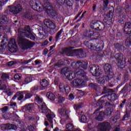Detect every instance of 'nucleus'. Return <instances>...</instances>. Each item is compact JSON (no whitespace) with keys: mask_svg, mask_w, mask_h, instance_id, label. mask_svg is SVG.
I'll return each instance as SVG.
<instances>
[{"mask_svg":"<svg viewBox=\"0 0 131 131\" xmlns=\"http://www.w3.org/2000/svg\"><path fill=\"white\" fill-rule=\"evenodd\" d=\"M56 4H58L59 6H63L64 4L68 7H71L72 3L70 0H56Z\"/></svg>","mask_w":131,"mask_h":131,"instance_id":"nucleus-21","label":"nucleus"},{"mask_svg":"<svg viewBox=\"0 0 131 131\" xmlns=\"http://www.w3.org/2000/svg\"><path fill=\"white\" fill-rule=\"evenodd\" d=\"M62 32H63V29H61L57 32V34L55 37L56 41H58V40H59V38L61 37V34H62Z\"/></svg>","mask_w":131,"mask_h":131,"instance_id":"nucleus-37","label":"nucleus"},{"mask_svg":"<svg viewBox=\"0 0 131 131\" xmlns=\"http://www.w3.org/2000/svg\"><path fill=\"white\" fill-rule=\"evenodd\" d=\"M43 10L47 12V14H50L52 11V6L49 2H46L42 6Z\"/></svg>","mask_w":131,"mask_h":131,"instance_id":"nucleus-20","label":"nucleus"},{"mask_svg":"<svg viewBox=\"0 0 131 131\" xmlns=\"http://www.w3.org/2000/svg\"><path fill=\"white\" fill-rule=\"evenodd\" d=\"M91 27L95 30L103 31L105 29V25L100 20H93L91 23Z\"/></svg>","mask_w":131,"mask_h":131,"instance_id":"nucleus-7","label":"nucleus"},{"mask_svg":"<svg viewBox=\"0 0 131 131\" xmlns=\"http://www.w3.org/2000/svg\"><path fill=\"white\" fill-rule=\"evenodd\" d=\"M32 108H33V104H29L25 106V110L26 111H30L32 110Z\"/></svg>","mask_w":131,"mask_h":131,"instance_id":"nucleus-38","label":"nucleus"},{"mask_svg":"<svg viewBox=\"0 0 131 131\" xmlns=\"http://www.w3.org/2000/svg\"><path fill=\"white\" fill-rule=\"evenodd\" d=\"M44 24L46 26L43 28L45 33H48V32L51 33V30H53L56 28V24H55V23L50 19H45L44 20Z\"/></svg>","mask_w":131,"mask_h":131,"instance_id":"nucleus-6","label":"nucleus"},{"mask_svg":"<svg viewBox=\"0 0 131 131\" xmlns=\"http://www.w3.org/2000/svg\"><path fill=\"white\" fill-rule=\"evenodd\" d=\"M32 81V78L31 77H27L25 79V84H27L28 83H29V82H31Z\"/></svg>","mask_w":131,"mask_h":131,"instance_id":"nucleus-40","label":"nucleus"},{"mask_svg":"<svg viewBox=\"0 0 131 131\" xmlns=\"http://www.w3.org/2000/svg\"><path fill=\"white\" fill-rule=\"evenodd\" d=\"M98 131H110L111 129V124L108 122H103L98 125Z\"/></svg>","mask_w":131,"mask_h":131,"instance_id":"nucleus-14","label":"nucleus"},{"mask_svg":"<svg viewBox=\"0 0 131 131\" xmlns=\"http://www.w3.org/2000/svg\"><path fill=\"white\" fill-rule=\"evenodd\" d=\"M115 48H116L117 50H120V48H121V46H120V45H119V43H117L115 45Z\"/></svg>","mask_w":131,"mask_h":131,"instance_id":"nucleus-63","label":"nucleus"},{"mask_svg":"<svg viewBox=\"0 0 131 131\" xmlns=\"http://www.w3.org/2000/svg\"><path fill=\"white\" fill-rule=\"evenodd\" d=\"M58 114L61 120L66 121L69 119V110L61 108L58 110Z\"/></svg>","mask_w":131,"mask_h":131,"instance_id":"nucleus-8","label":"nucleus"},{"mask_svg":"<svg viewBox=\"0 0 131 131\" xmlns=\"http://www.w3.org/2000/svg\"><path fill=\"white\" fill-rule=\"evenodd\" d=\"M104 69L107 80H111V79L113 78V73L112 72L111 65L109 63L104 64Z\"/></svg>","mask_w":131,"mask_h":131,"instance_id":"nucleus-9","label":"nucleus"},{"mask_svg":"<svg viewBox=\"0 0 131 131\" xmlns=\"http://www.w3.org/2000/svg\"><path fill=\"white\" fill-rule=\"evenodd\" d=\"M18 127H17V125L12 124H4L2 126V129L3 130H10V129L15 130Z\"/></svg>","mask_w":131,"mask_h":131,"instance_id":"nucleus-16","label":"nucleus"},{"mask_svg":"<svg viewBox=\"0 0 131 131\" xmlns=\"http://www.w3.org/2000/svg\"><path fill=\"white\" fill-rule=\"evenodd\" d=\"M115 58L117 62V66L119 68H124L125 66V61L123 59V55L122 54H116Z\"/></svg>","mask_w":131,"mask_h":131,"instance_id":"nucleus-10","label":"nucleus"},{"mask_svg":"<svg viewBox=\"0 0 131 131\" xmlns=\"http://www.w3.org/2000/svg\"><path fill=\"white\" fill-rule=\"evenodd\" d=\"M55 114H48L46 115V117L47 118L48 121L50 122V123H53V118H55Z\"/></svg>","mask_w":131,"mask_h":131,"instance_id":"nucleus-32","label":"nucleus"},{"mask_svg":"<svg viewBox=\"0 0 131 131\" xmlns=\"http://www.w3.org/2000/svg\"><path fill=\"white\" fill-rule=\"evenodd\" d=\"M9 75L5 74V73L2 74V75L1 76V78H2V79H3V80L8 79V78H9Z\"/></svg>","mask_w":131,"mask_h":131,"instance_id":"nucleus-45","label":"nucleus"},{"mask_svg":"<svg viewBox=\"0 0 131 131\" xmlns=\"http://www.w3.org/2000/svg\"><path fill=\"white\" fill-rule=\"evenodd\" d=\"M130 86V85L126 84L122 90L120 91L121 94H126L128 92V88Z\"/></svg>","mask_w":131,"mask_h":131,"instance_id":"nucleus-30","label":"nucleus"},{"mask_svg":"<svg viewBox=\"0 0 131 131\" xmlns=\"http://www.w3.org/2000/svg\"><path fill=\"white\" fill-rule=\"evenodd\" d=\"M89 79H88L87 80L84 79V78L83 79H75L73 81H72L71 84L74 86H82V85H83V84H84V82L83 81V80L86 81L88 80Z\"/></svg>","mask_w":131,"mask_h":131,"instance_id":"nucleus-17","label":"nucleus"},{"mask_svg":"<svg viewBox=\"0 0 131 131\" xmlns=\"http://www.w3.org/2000/svg\"><path fill=\"white\" fill-rule=\"evenodd\" d=\"M0 39L2 40L1 42L0 46L1 48H4V46H5V40H8V39L7 38V37L5 35H0Z\"/></svg>","mask_w":131,"mask_h":131,"instance_id":"nucleus-27","label":"nucleus"},{"mask_svg":"<svg viewBox=\"0 0 131 131\" xmlns=\"http://www.w3.org/2000/svg\"><path fill=\"white\" fill-rule=\"evenodd\" d=\"M114 80H116L117 81H120L121 80V74L118 73L116 74Z\"/></svg>","mask_w":131,"mask_h":131,"instance_id":"nucleus-39","label":"nucleus"},{"mask_svg":"<svg viewBox=\"0 0 131 131\" xmlns=\"http://www.w3.org/2000/svg\"><path fill=\"white\" fill-rule=\"evenodd\" d=\"M124 33L125 34H130L131 33V24L130 22L125 23L124 26Z\"/></svg>","mask_w":131,"mask_h":131,"instance_id":"nucleus-19","label":"nucleus"},{"mask_svg":"<svg viewBox=\"0 0 131 131\" xmlns=\"http://www.w3.org/2000/svg\"><path fill=\"white\" fill-rule=\"evenodd\" d=\"M47 97L48 98V99H50L51 101H54V100L56 99V96H55V94H54L52 92H48L47 93Z\"/></svg>","mask_w":131,"mask_h":131,"instance_id":"nucleus-33","label":"nucleus"},{"mask_svg":"<svg viewBox=\"0 0 131 131\" xmlns=\"http://www.w3.org/2000/svg\"><path fill=\"white\" fill-rule=\"evenodd\" d=\"M110 0H103V6L104 8H106L107 6H108V4H109Z\"/></svg>","mask_w":131,"mask_h":131,"instance_id":"nucleus-58","label":"nucleus"},{"mask_svg":"<svg viewBox=\"0 0 131 131\" xmlns=\"http://www.w3.org/2000/svg\"><path fill=\"white\" fill-rule=\"evenodd\" d=\"M31 97H32V93H27V94H26V95L25 96V99L26 100L27 99H30V98H31Z\"/></svg>","mask_w":131,"mask_h":131,"instance_id":"nucleus-49","label":"nucleus"},{"mask_svg":"<svg viewBox=\"0 0 131 131\" xmlns=\"http://www.w3.org/2000/svg\"><path fill=\"white\" fill-rule=\"evenodd\" d=\"M113 15V11L111 10L104 15L103 20L107 25H111L112 24Z\"/></svg>","mask_w":131,"mask_h":131,"instance_id":"nucleus-15","label":"nucleus"},{"mask_svg":"<svg viewBox=\"0 0 131 131\" xmlns=\"http://www.w3.org/2000/svg\"><path fill=\"white\" fill-rule=\"evenodd\" d=\"M72 67L73 68H83V69H88V62L78 60L76 63L73 62L71 64Z\"/></svg>","mask_w":131,"mask_h":131,"instance_id":"nucleus-12","label":"nucleus"},{"mask_svg":"<svg viewBox=\"0 0 131 131\" xmlns=\"http://www.w3.org/2000/svg\"><path fill=\"white\" fill-rule=\"evenodd\" d=\"M81 121L82 122L85 123V122H86V121H88V119L86 118V117L84 115L81 116Z\"/></svg>","mask_w":131,"mask_h":131,"instance_id":"nucleus-47","label":"nucleus"},{"mask_svg":"<svg viewBox=\"0 0 131 131\" xmlns=\"http://www.w3.org/2000/svg\"><path fill=\"white\" fill-rule=\"evenodd\" d=\"M82 106L81 105V104H78L77 105H75V106L74 107V109H76V110H79L80 108H81Z\"/></svg>","mask_w":131,"mask_h":131,"instance_id":"nucleus-54","label":"nucleus"},{"mask_svg":"<svg viewBox=\"0 0 131 131\" xmlns=\"http://www.w3.org/2000/svg\"><path fill=\"white\" fill-rule=\"evenodd\" d=\"M63 91H64L66 93H70V91H71V90L70 89V86H69V85H67L66 86H64Z\"/></svg>","mask_w":131,"mask_h":131,"instance_id":"nucleus-51","label":"nucleus"},{"mask_svg":"<svg viewBox=\"0 0 131 131\" xmlns=\"http://www.w3.org/2000/svg\"><path fill=\"white\" fill-rule=\"evenodd\" d=\"M61 72L64 74L66 77L69 80H72V79L75 78L76 75H79L81 79H83L84 78L85 80H88V77L85 75V72L81 69H77L76 72L74 73L72 71H69L68 68L66 67L61 70Z\"/></svg>","mask_w":131,"mask_h":131,"instance_id":"nucleus-2","label":"nucleus"},{"mask_svg":"<svg viewBox=\"0 0 131 131\" xmlns=\"http://www.w3.org/2000/svg\"><path fill=\"white\" fill-rule=\"evenodd\" d=\"M119 23H121V24H123L125 21V13H122L120 14L119 17Z\"/></svg>","mask_w":131,"mask_h":131,"instance_id":"nucleus-26","label":"nucleus"},{"mask_svg":"<svg viewBox=\"0 0 131 131\" xmlns=\"http://www.w3.org/2000/svg\"><path fill=\"white\" fill-rule=\"evenodd\" d=\"M96 105L98 107L97 108L96 111L94 113V114H96L95 119L98 121H102L104 120V115H105V114L103 112H98V111H99V110H101L103 108L102 102L101 101H98L96 103Z\"/></svg>","mask_w":131,"mask_h":131,"instance_id":"nucleus-5","label":"nucleus"},{"mask_svg":"<svg viewBox=\"0 0 131 131\" xmlns=\"http://www.w3.org/2000/svg\"><path fill=\"white\" fill-rule=\"evenodd\" d=\"M59 83V78L58 77H56L54 79V84L57 85Z\"/></svg>","mask_w":131,"mask_h":131,"instance_id":"nucleus-60","label":"nucleus"},{"mask_svg":"<svg viewBox=\"0 0 131 131\" xmlns=\"http://www.w3.org/2000/svg\"><path fill=\"white\" fill-rule=\"evenodd\" d=\"M9 50L11 53H16L18 50V46H17V43H16V41L15 39L12 38L10 40L9 44Z\"/></svg>","mask_w":131,"mask_h":131,"instance_id":"nucleus-11","label":"nucleus"},{"mask_svg":"<svg viewBox=\"0 0 131 131\" xmlns=\"http://www.w3.org/2000/svg\"><path fill=\"white\" fill-rule=\"evenodd\" d=\"M73 49H74V47H70L63 49V52L64 54H66L67 56H72L75 53V50H73Z\"/></svg>","mask_w":131,"mask_h":131,"instance_id":"nucleus-18","label":"nucleus"},{"mask_svg":"<svg viewBox=\"0 0 131 131\" xmlns=\"http://www.w3.org/2000/svg\"><path fill=\"white\" fill-rule=\"evenodd\" d=\"M129 101L130 102L128 103V108L129 111H131V97L130 98Z\"/></svg>","mask_w":131,"mask_h":131,"instance_id":"nucleus-64","label":"nucleus"},{"mask_svg":"<svg viewBox=\"0 0 131 131\" xmlns=\"http://www.w3.org/2000/svg\"><path fill=\"white\" fill-rule=\"evenodd\" d=\"M18 33L22 36H26V37L30 38L32 39V40H35V37L33 35L32 33H31V31H30V27L29 26H26L24 27V29L19 30Z\"/></svg>","mask_w":131,"mask_h":131,"instance_id":"nucleus-4","label":"nucleus"},{"mask_svg":"<svg viewBox=\"0 0 131 131\" xmlns=\"http://www.w3.org/2000/svg\"><path fill=\"white\" fill-rule=\"evenodd\" d=\"M35 7H36V10H37L38 11H39V12H41V11H42V9L40 8V6H39V5H38L37 3L35 4Z\"/></svg>","mask_w":131,"mask_h":131,"instance_id":"nucleus-53","label":"nucleus"},{"mask_svg":"<svg viewBox=\"0 0 131 131\" xmlns=\"http://www.w3.org/2000/svg\"><path fill=\"white\" fill-rule=\"evenodd\" d=\"M14 79H16L17 80H19V79H21V74H16L14 76Z\"/></svg>","mask_w":131,"mask_h":131,"instance_id":"nucleus-50","label":"nucleus"},{"mask_svg":"<svg viewBox=\"0 0 131 131\" xmlns=\"http://www.w3.org/2000/svg\"><path fill=\"white\" fill-rule=\"evenodd\" d=\"M112 113V110L110 108H107L105 110L104 114L105 115L110 116Z\"/></svg>","mask_w":131,"mask_h":131,"instance_id":"nucleus-42","label":"nucleus"},{"mask_svg":"<svg viewBox=\"0 0 131 131\" xmlns=\"http://www.w3.org/2000/svg\"><path fill=\"white\" fill-rule=\"evenodd\" d=\"M66 130L67 131L74 130V125L72 123H69L66 125Z\"/></svg>","mask_w":131,"mask_h":131,"instance_id":"nucleus-28","label":"nucleus"},{"mask_svg":"<svg viewBox=\"0 0 131 131\" xmlns=\"http://www.w3.org/2000/svg\"><path fill=\"white\" fill-rule=\"evenodd\" d=\"M89 86L92 89H94V90H97L98 89V85L94 84L93 83H91L89 84Z\"/></svg>","mask_w":131,"mask_h":131,"instance_id":"nucleus-46","label":"nucleus"},{"mask_svg":"<svg viewBox=\"0 0 131 131\" xmlns=\"http://www.w3.org/2000/svg\"><path fill=\"white\" fill-rule=\"evenodd\" d=\"M130 118V113L128 112H125V114L124 115L123 118L121 119L122 121L124 120H128Z\"/></svg>","mask_w":131,"mask_h":131,"instance_id":"nucleus-34","label":"nucleus"},{"mask_svg":"<svg viewBox=\"0 0 131 131\" xmlns=\"http://www.w3.org/2000/svg\"><path fill=\"white\" fill-rule=\"evenodd\" d=\"M66 62H67V60L65 59H60L57 62L55 66H57V67H61V66H63V65H65V63H66Z\"/></svg>","mask_w":131,"mask_h":131,"instance_id":"nucleus-29","label":"nucleus"},{"mask_svg":"<svg viewBox=\"0 0 131 131\" xmlns=\"http://www.w3.org/2000/svg\"><path fill=\"white\" fill-rule=\"evenodd\" d=\"M65 88V86H64V84L62 83H60L59 84V90L63 92L64 91V89Z\"/></svg>","mask_w":131,"mask_h":131,"instance_id":"nucleus-57","label":"nucleus"},{"mask_svg":"<svg viewBox=\"0 0 131 131\" xmlns=\"http://www.w3.org/2000/svg\"><path fill=\"white\" fill-rule=\"evenodd\" d=\"M40 83L42 88H47V86L49 85V81L46 79L41 80L40 81Z\"/></svg>","mask_w":131,"mask_h":131,"instance_id":"nucleus-31","label":"nucleus"},{"mask_svg":"<svg viewBox=\"0 0 131 131\" xmlns=\"http://www.w3.org/2000/svg\"><path fill=\"white\" fill-rule=\"evenodd\" d=\"M39 108L42 111L43 113H47L48 112V107L46 105V103L42 102L39 105Z\"/></svg>","mask_w":131,"mask_h":131,"instance_id":"nucleus-23","label":"nucleus"},{"mask_svg":"<svg viewBox=\"0 0 131 131\" xmlns=\"http://www.w3.org/2000/svg\"><path fill=\"white\" fill-rule=\"evenodd\" d=\"M125 45L126 47H129V46H131V35H129L127 37V39L125 41Z\"/></svg>","mask_w":131,"mask_h":131,"instance_id":"nucleus-35","label":"nucleus"},{"mask_svg":"<svg viewBox=\"0 0 131 131\" xmlns=\"http://www.w3.org/2000/svg\"><path fill=\"white\" fill-rule=\"evenodd\" d=\"M23 17L26 18V19H32V16L29 13H25L23 15Z\"/></svg>","mask_w":131,"mask_h":131,"instance_id":"nucleus-41","label":"nucleus"},{"mask_svg":"<svg viewBox=\"0 0 131 131\" xmlns=\"http://www.w3.org/2000/svg\"><path fill=\"white\" fill-rule=\"evenodd\" d=\"M35 100L39 104H42V98H41L40 96H36L35 98Z\"/></svg>","mask_w":131,"mask_h":131,"instance_id":"nucleus-44","label":"nucleus"},{"mask_svg":"<svg viewBox=\"0 0 131 131\" xmlns=\"http://www.w3.org/2000/svg\"><path fill=\"white\" fill-rule=\"evenodd\" d=\"M108 93H109V89H108V87H104L103 92L102 93V95H105V94H108Z\"/></svg>","mask_w":131,"mask_h":131,"instance_id":"nucleus-48","label":"nucleus"},{"mask_svg":"<svg viewBox=\"0 0 131 131\" xmlns=\"http://www.w3.org/2000/svg\"><path fill=\"white\" fill-rule=\"evenodd\" d=\"M97 9L98 8H97V4H94L93 6V12H96V11H97Z\"/></svg>","mask_w":131,"mask_h":131,"instance_id":"nucleus-61","label":"nucleus"},{"mask_svg":"<svg viewBox=\"0 0 131 131\" xmlns=\"http://www.w3.org/2000/svg\"><path fill=\"white\" fill-rule=\"evenodd\" d=\"M1 110L3 113H5V112H7V111H8V106H5L3 108H1Z\"/></svg>","mask_w":131,"mask_h":131,"instance_id":"nucleus-59","label":"nucleus"},{"mask_svg":"<svg viewBox=\"0 0 131 131\" xmlns=\"http://www.w3.org/2000/svg\"><path fill=\"white\" fill-rule=\"evenodd\" d=\"M17 96H19V97L17 98V100L18 101H21V100H23L24 99V95H23V92H18L17 93Z\"/></svg>","mask_w":131,"mask_h":131,"instance_id":"nucleus-36","label":"nucleus"},{"mask_svg":"<svg viewBox=\"0 0 131 131\" xmlns=\"http://www.w3.org/2000/svg\"><path fill=\"white\" fill-rule=\"evenodd\" d=\"M22 8L20 4L14 6H8L7 10L5 11L4 14L0 15V24H6L8 23L9 18L6 15H16L21 12Z\"/></svg>","mask_w":131,"mask_h":131,"instance_id":"nucleus-1","label":"nucleus"},{"mask_svg":"<svg viewBox=\"0 0 131 131\" xmlns=\"http://www.w3.org/2000/svg\"><path fill=\"white\" fill-rule=\"evenodd\" d=\"M90 71L92 72L93 75L94 76H99L101 75V72L100 71V67L96 64H91L90 66Z\"/></svg>","mask_w":131,"mask_h":131,"instance_id":"nucleus-13","label":"nucleus"},{"mask_svg":"<svg viewBox=\"0 0 131 131\" xmlns=\"http://www.w3.org/2000/svg\"><path fill=\"white\" fill-rule=\"evenodd\" d=\"M126 102V99H124L123 101H122V103L120 104V108H122V107L124 106L125 104V103Z\"/></svg>","mask_w":131,"mask_h":131,"instance_id":"nucleus-56","label":"nucleus"},{"mask_svg":"<svg viewBox=\"0 0 131 131\" xmlns=\"http://www.w3.org/2000/svg\"><path fill=\"white\" fill-rule=\"evenodd\" d=\"M106 80H109L107 78V76L106 77L103 76L102 77L98 78V80H97V82H98V83H99L100 84L103 85V84H104V83H105V82L106 81Z\"/></svg>","mask_w":131,"mask_h":131,"instance_id":"nucleus-25","label":"nucleus"},{"mask_svg":"<svg viewBox=\"0 0 131 131\" xmlns=\"http://www.w3.org/2000/svg\"><path fill=\"white\" fill-rule=\"evenodd\" d=\"M65 101V98L62 97V96H59L58 97V102L59 103H62V102H64Z\"/></svg>","mask_w":131,"mask_h":131,"instance_id":"nucleus-52","label":"nucleus"},{"mask_svg":"<svg viewBox=\"0 0 131 131\" xmlns=\"http://www.w3.org/2000/svg\"><path fill=\"white\" fill-rule=\"evenodd\" d=\"M98 34L97 32H95L94 30H90L89 31H86L85 36L86 37H91V36H97Z\"/></svg>","mask_w":131,"mask_h":131,"instance_id":"nucleus-22","label":"nucleus"},{"mask_svg":"<svg viewBox=\"0 0 131 131\" xmlns=\"http://www.w3.org/2000/svg\"><path fill=\"white\" fill-rule=\"evenodd\" d=\"M8 0H0V8H2L4 6V4H6Z\"/></svg>","mask_w":131,"mask_h":131,"instance_id":"nucleus-55","label":"nucleus"},{"mask_svg":"<svg viewBox=\"0 0 131 131\" xmlns=\"http://www.w3.org/2000/svg\"><path fill=\"white\" fill-rule=\"evenodd\" d=\"M84 44L86 47H87V48H89V49H90L91 50L95 51V50L97 49L96 46H94V45L92 43H89V42L88 41H85L84 42Z\"/></svg>","mask_w":131,"mask_h":131,"instance_id":"nucleus-24","label":"nucleus"},{"mask_svg":"<svg viewBox=\"0 0 131 131\" xmlns=\"http://www.w3.org/2000/svg\"><path fill=\"white\" fill-rule=\"evenodd\" d=\"M5 32V29H4V26L0 25V33H3Z\"/></svg>","mask_w":131,"mask_h":131,"instance_id":"nucleus-62","label":"nucleus"},{"mask_svg":"<svg viewBox=\"0 0 131 131\" xmlns=\"http://www.w3.org/2000/svg\"><path fill=\"white\" fill-rule=\"evenodd\" d=\"M0 89L1 90H3L4 91L7 89V85H6V84H4V83H3V81L2 80H0Z\"/></svg>","mask_w":131,"mask_h":131,"instance_id":"nucleus-43","label":"nucleus"},{"mask_svg":"<svg viewBox=\"0 0 131 131\" xmlns=\"http://www.w3.org/2000/svg\"><path fill=\"white\" fill-rule=\"evenodd\" d=\"M23 37L24 36L21 34L18 35L17 37V42L19 47H20L22 50H27L30 49V48H32L33 47V43L29 40L24 38Z\"/></svg>","mask_w":131,"mask_h":131,"instance_id":"nucleus-3","label":"nucleus"}]
</instances>
